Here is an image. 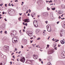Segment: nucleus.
I'll return each mask as SVG.
<instances>
[{
    "mask_svg": "<svg viewBox=\"0 0 65 65\" xmlns=\"http://www.w3.org/2000/svg\"><path fill=\"white\" fill-rule=\"evenodd\" d=\"M2 31H0V33H1V34H2Z\"/></svg>",
    "mask_w": 65,
    "mask_h": 65,
    "instance_id": "obj_37",
    "label": "nucleus"
},
{
    "mask_svg": "<svg viewBox=\"0 0 65 65\" xmlns=\"http://www.w3.org/2000/svg\"><path fill=\"white\" fill-rule=\"evenodd\" d=\"M30 41V43H32V42H33V40H32V41Z\"/></svg>",
    "mask_w": 65,
    "mask_h": 65,
    "instance_id": "obj_48",
    "label": "nucleus"
},
{
    "mask_svg": "<svg viewBox=\"0 0 65 65\" xmlns=\"http://www.w3.org/2000/svg\"><path fill=\"white\" fill-rule=\"evenodd\" d=\"M34 25L35 27H38V24L36 23V24Z\"/></svg>",
    "mask_w": 65,
    "mask_h": 65,
    "instance_id": "obj_14",
    "label": "nucleus"
},
{
    "mask_svg": "<svg viewBox=\"0 0 65 65\" xmlns=\"http://www.w3.org/2000/svg\"><path fill=\"white\" fill-rule=\"evenodd\" d=\"M46 3H47V2H48V1H47L46 0Z\"/></svg>",
    "mask_w": 65,
    "mask_h": 65,
    "instance_id": "obj_62",
    "label": "nucleus"
},
{
    "mask_svg": "<svg viewBox=\"0 0 65 65\" xmlns=\"http://www.w3.org/2000/svg\"><path fill=\"white\" fill-rule=\"evenodd\" d=\"M15 50L16 51H17V48H15Z\"/></svg>",
    "mask_w": 65,
    "mask_h": 65,
    "instance_id": "obj_45",
    "label": "nucleus"
},
{
    "mask_svg": "<svg viewBox=\"0 0 65 65\" xmlns=\"http://www.w3.org/2000/svg\"><path fill=\"white\" fill-rule=\"evenodd\" d=\"M61 12V11H59V13H60V14H62V13H61L60 12Z\"/></svg>",
    "mask_w": 65,
    "mask_h": 65,
    "instance_id": "obj_31",
    "label": "nucleus"
},
{
    "mask_svg": "<svg viewBox=\"0 0 65 65\" xmlns=\"http://www.w3.org/2000/svg\"><path fill=\"white\" fill-rule=\"evenodd\" d=\"M33 37H32V38H31L30 39H33Z\"/></svg>",
    "mask_w": 65,
    "mask_h": 65,
    "instance_id": "obj_51",
    "label": "nucleus"
},
{
    "mask_svg": "<svg viewBox=\"0 0 65 65\" xmlns=\"http://www.w3.org/2000/svg\"><path fill=\"white\" fill-rule=\"evenodd\" d=\"M55 52V50H54L50 49L48 52V54H52Z\"/></svg>",
    "mask_w": 65,
    "mask_h": 65,
    "instance_id": "obj_3",
    "label": "nucleus"
},
{
    "mask_svg": "<svg viewBox=\"0 0 65 65\" xmlns=\"http://www.w3.org/2000/svg\"><path fill=\"white\" fill-rule=\"evenodd\" d=\"M21 51H20L19 52H18V54H20V53H21Z\"/></svg>",
    "mask_w": 65,
    "mask_h": 65,
    "instance_id": "obj_57",
    "label": "nucleus"
},
{
    "mask_svg": "<svg viewBox=\"0 0 65 65\" xmlns=\"http://www.w3.org/2000/svg\"><path fill=\"white\" fill-rule=\"evenodd\" d=\"M6 5H7V4H5V6H6V7H7V6H6Z\"/></svg>",
    "mask_w": 65,
    "mask_h": 65,
    "instance_id": "obj_33",
    "label": "nucleus"
},
{
    "mask_svg": "<svg viewBox=\"0 0 65 65\" xmlns=\"http://www.w3.org/2000/svg\"><path fill=\"white\" fill-rule=\"evenodd\" d=\"M53 2V1H49V2L50 3V2Z\"/></svg>",
    "mask_w": 65,
    "mask_h": 65,
    "instance_id": "obj_50",
    "label": "nucleus"
},
{
    "mask_svg": "<svg viewBox=\"0 0 65 65\" xmlns=\"http://www.w3.org/2000/svg\"><path fill=\"white\" fill-rule=\"evenodd\" d=\"M2 13L3 14H5V12H4V11H3V13Z\"/></svg>",
    "mask_w": 65,
    "mask_h": 65,
    "instance_id": "obj_32",
    "label": "nucleus"
},
{
    "mask_svg": "<svg viewBox=\"0 0 65 65\" xmlns=\"http://www.w3.org/2000/svg\"><path fill=\"white\" fill-rule=\"evenodd\" d=\"M41 63L42 64H43V61H41Z\"/></svg>",
    "mask_w": 65,
    "mask_h": 65,
    "instance_id": "obj_61",
    "label": "nucleus"
},
{
    "mask_svg": "<svg viewBox=\"0 0 65 65\" xmlns=\"http://www.w3.org/2000/svg\"><path fill=\"white\" fill-rule=\"evenodd\" d=\"M8 6H11V5H10V3H9V4L8 5Z\"/></svg>",
    "mask_w": 65,
    "mask_h": 65,
    "instance_id": "obj_35",
    "label": "nucleus"
},
{
    "mask_svg": "<svg viewBox=\"0 0 65 65\" xmlns=\"http://www.w3.org/2000/svg\"><path fill=\"white\" fill-rule=\"evenodd\" d=\"M47 47H49V46H50V45H48V44H47Z\"/></svg>",
    "mask_w": 65,
    "mask_h": 65,
    "instance_id": "obj_46",
    "label": "nucleus"
},
{
    "mask_svg": "<svg viewBox=\"0 0 65 65\" xmlns=\"http://www.w3.org/2000/svg\"><path fill=\"white\" fill-rule=\"evenodd\" d=\"M31 32V31H30L29 34H28V35H29V36H32V34Z\"/></svg>",
    "mask_w": 65,
    "mask_h": 65,
    "instance_id": "obj_13",
    "label": "nucleus"
},
{
    "mask_svg": "<svg viewBox=\"0 0 65 65\" xmlns=\"http://www.w3.org/2000/svg\"><path fill=\"white\" fill-rule=\"evenodd\" d=\"M37 23V20H35L34 21L33 23Z\"/></svg>",
    "mask_w": 65,
    "mask_h": 65,
    "instance_id": "obj_17",
    "label": "nucleus"
},
{
    "mask_svg": "<svg viewBox=\"0 0 65 65\" xmlns=\"http://www.w3.org/2000/svg\"><path fill=\"white\" fill-rule=\"evenodd\" d=\"M2 65V63H0V65Z\"/></svg>",
    "mask_w": 65,
    "mask_h": 65,
    "instance_id": "obj_58",
    "label": "nucleus"
},
{
    "mask_svg": "<svg viewBox=\"0 0 65 65\" xmlns=\"http://www.w3.org/2000/svg\"><path fill=\"white\" fill-rule=\"evenodd\" d=\"M61 3V1L60 0H59L58 2V4H60V3Z\"/></svg>",
    "mask_w": 65,
    "mask_h": 65,
    "instance_id": "obj_20",
    "label": "nucleus"
},
{
    "mask_svg": "<svg viewBox=\"0 0 65 65\" xmlns=\"http://www.w3.org/2000/svg\"><path fill=\"white\" fill-rule=\"evenodd\" d=\"M52 10H55V8L54 7L53 8H52Z\"/></svg>",
    "mask_w": 65,
    "mask_h": 65,
    "instance_id": "obj_21",
    "label": "nucleus"
},
{
    "mask_svg": "<svg viewBox=\"0 0 65 65\" xmlns=\"http://www.w3.org/2000/svg\"><path fill=\"white\" fill-rule=\"evenodd\" d=\"M60 42L61 44H64L65 42L63 40H61L60 41Z\"/></svg>",
    "mask_w": 65,
    "mask_h": 65,
    "instance_id": "obj_12",
    "label": "nucleus"
},
{
    "mask_svg": "<svg viewBox=\"0 0 65 65\" xmlns=\"http://www.w3.org/2000/svg\"><path fill=\"white\" fill-rule=\"evenodd\" d=\"M63 15V14H62V15H61V17H62Z\"/></svg>",
    "mask_w": 65,
    "mask_h": 65,
    "instance_id": "obj_63",
    "label": "nucleus"
},
{
    "mask_svg": "<svg viewBox=\"0 0 65 65\" xmlns=\"http://www.w3.org/2000/svg\"><path fill=\"white\" fill-rule=\"evenodd\" d=\"M37 40H40V38H38L37 39Z\"/></svg>",
    "mask_w": 65,
    "mask_h": 65,
    "instance_id": "obj_23",
    "label": "nucleus"
},
{
    "mask_svg": "<svg viewBox=\"0 0 65 65\" xmlns=\"http://www.w3.org/2000/svg\"><path fill=\"white\" fill-rule=\"evenodd\" d=\"M33 57L34 59H37L38 58V56L37 55H33Z\"/></svg>",
    "mask_w": 65,
    "mask_h": 65,
    "instance_id": "obj_6",
    "label": "nucleus"
},
{
    "mask_svg": "<svg viewBox=\"0 0 65 65\" xmlns=\"http://www.w3.org/2000/svg\"><path fill=\"white\" fill-rule=\"evenodd\" d=\"M47 64L48 65H52V64H51L50 62H48Z\"/></svg>",
    "mask_w": 65,
    "mask_h": 65,
    "instance_id": "obj_16",
    "label": "nucleus"
},
{
    "mask_svg": "<svg viewBox=\"0 0 65 65\" xmlns=\"http://www.w3.org/2000/svg\"><path fill=\"white\" fill-rule=\"evenodd\" d=\"M15 2H18V1L17 0H16V1H15Z\"/></svg>",
    "mask_w": 65,
    "mask_h": 65,
    "instance_id": "obj_55",
    "label": "nucleus"
},
{
    "mask_svg": "<svg viewBox=\"0 0 65 65\" xmlns=\"http://www.w3.org/2000/svg\"><path fill=\"white\" fill-rule=\"evenodd\" d=\"M30 32H31V31H27L26 32V33L28 34H28H29V33H30Z\"/></svg>",
    "mask_w": 65,
    "mask_h": 65,
    "instance_id": "obj_18",
    "label": "nucleus"
},
{
    "mask_svg": "<svg viewBox=\"0 0 65 65\" xmlns=\"http://www.w3.org/2000/svg\"><path fill=\"white\" fill-rule=\"evenodd\" d=\"M57 43H56V42H54L53 45V47H56L57 46Z\"/></svg>",
    "mask_w": 65,
    "mask_h": 65,
    "instance_id": "obj_8",
    "label": "nucleus"
},
{
    "mask_svg": "<svg viewBox=\"0 0 65 65\" xmlns=\"http://www.w3.org/2000/svg\"><path fill=\"white\" fill-rule=\"evenodd\" d=\"M21 17H20V18H18L19 21H21Z\"/></svg>",
    "mask_w": 65,
    "mask_h": 65,
    "instance_id": "obj_25",
    "label": "nucleus"
},
{
    "mask_svg": "<svg viewBox=\"0 0 65 65\" xmlns=\"http://www.w3.org/2000/svg\"><path fill=\"white\" fill-rule=\"evenodd\" d=\"M63 28H65V24H64V26H63Z\"/></svg>",
    "mask_w": 65,
    "mask_h": 65,
    "instance_id": "obj_26",
    "label": "nucleus"
},
{
    "mask_svg": "<svg viewBox=\"0 0 65 65\" xmlns=\"http://www.w3.org/2000/svg\"><path fill=\"white\" fill-rule=\"evenodd\" d=\"M54 5V4H51L50 5Z\"/></svg>",
    "mask_w": 65,
    "mask_h": 65,
    "instance_id": "obj_54",
    "label": "nucleus"
},
{
    "mask_svg": "<svg viewBox=\"0 0 65 65\" xmlns=\"http://www.w3.org/2000/svg\"><path fill=\"white\" fill-rule=\"evenodd\" d=\"M50 8H48V7H47V10H50Z\"/></svg>",
    "mask_w": 65,
    "mask_h": 65,
    "instance_id": "obj_30",
    "label": "nucleus"
},
{
    "mask_svg": "<svg viewBox=\"0 0 65 65\" xmlns=\"http://www.w3.org/2000/svg\"><path fill=\"white\" fill-rule=\"evenodd\" d=\"M20 33H21V30H20V31H19Z\"/></svg>",
    "mask_w": 65,
    "mask_h": 65,
    "instance_id": "obj_59",
    "label": "nucleus"
},
{
    "mask_svg": "<svg viewBox=\"0 0 65 65\" xmlns=\"http://www.w3.org/2000/svg\"><path fill=\"white\" fill-rule=\"evenodd\" d=\"M52 57L50 56H48V57H47V60L49 61L51 59Z\"/></svg>",
    "mask_w": 65,
    "mask_h": 65,
    "instance_id": "obj_11",
    "label": "nucleus"
},
{
    "mask_svg": "<svg viewBox=\"0 0 65 65\" xmlns=\"http://www.w3.org/2000/svg\"><path fill=\"white\" fill-rule=\"evenodd\" d=\"M57 47H55V48H54L55 50H57Z\"/></svg>",
    "mask_w": 65,
    "mask_h": 65,
    "instance_id": "obj_29",
    "label": "nucleus"
},
{
    "mask_svg": "<svg viewBox=\"0 0 65 65\" xmlns=\"http://www.w3.org/2000/svg\"><path fill=\"white\" fill-rule=\"evenodd\" d=\"M9 48V47L8 46H5L4 47V51L5 52H6L7 51H8Z\"/></svg>",
    "mask_w": 65,
    "mask_h": 65,
    "instance_id": "obj_1",
    "label": "nucleus"
},
{
    "mask_svg": "<svg viewBox=\"0 0 65 65\" xmlns=\"http://www.w3.org/2000/svg\"><path fill=\"white\" fill-rule=\"evenodd\" d=\"M40 50L41 51V52H42V51H43V50Z\"/></svg>",
    "mask_w": 65,
    "mask_h": 65,
    "instance_id": "obj_53",
    "label": "nucleus"
},
{
    "mask_svg": "<svg viewBox=\"0 0 65 65\" xmlns=\"http://www.w3.org/2000/svg\"><path fill=\"white\" fill-rule=\"evenodd\" d=\"M25 25H26V26H27V23H26L25 24Z\"/></svg>",
    "mask_w": 65,
    "mask_h": 65,
    "instance_id": "obj_52",
    "label": "nucleus"
},
{
    "mask_svg": "<svg viewBox=\"0 0 65 65\" xmlns=\"http://www.w3.org/2000/svg\"><path fill=\"white\" fill-rule=\"evenodd\" d=\"M21 46L22 47L21 48H23V47H23V45H21Z\"/></svg>",
    "mask_w": 65,
    "mask_h": 65,
    "instance_id": "obj_40",
    "label": "nucleus"
},
{
    "mask_svg": "<svg viewBox=\"0 0 65 65\" xmlns=\"http://www.w3.org/2000/svg\"><path fill=\"white\" fill-rule=\"evenodd\" d=\"M17 37H14L13 38L12 40H13L15 42V41H17Z\"/></svg>",
    "mask_w": 65,
    "mask_h": 65,
    "instance_id": "obj_9",
    "label": "nucleus"
},
{
    "mask_svg": "<svg viewBox=\"0 0 65 65\" xmlns=\"http://www.w3.org/2000/svg\"><path fill=\"white\" fill-rule=\"evenodd\" d=\"M11 11L10 10H8V13L9 14H10V12H10Z\"/></svg>",
    "mask_w": 65,
    "mask_h": 65,
    "instance_id": "obj_22",
    "label": "nucleus"
},
{
    "mask_svg": "<svg viewBox=\"0 0 65 65\" xmlns=\"http://www.w3.org/2000/svg\"><path fill=\"white\" fill-rule=\"evenodd\" d=\"M11 5H12V6H14V5H13V4H11Z\"/></svg>",
    "mask_w": 65,
    "mask_h": 65,
    "instance_id": "obj_49",
    "label": "nucleus"
},
{
    "mask_svg": "<svg viewBox=\"0 0 65 65\" xmlns=\"http://www.w3.org/2000/svg\"><path fill=\"white\" fill-rule=\"evenodd\" d=\"M59 23H60V21H58V22H57L56 23L57 24H59Z\"/></svg>",
    "mask_w": 65,
    "mask_h": 65,
    "instance_id": "obj_36",
    "label": "nucleus"
},
{
    "mask_svg": "<svg viewBox=\"0 0 65 65\" xmlns=\"http://www.w3.org/2000/svg\"><path fill=\"white\" fill-rule=\"evenodd\" d=\"M61 57L62 58H65V55L62 52H61Z\"/></svg>",
    "mask_w": 65,
    "mask_h": 65,
    "instance_id": "obj_5",
    "label": "nucleus"
},
{
    "mask_svg": "<svg viewBox=\"0 0 65 65\" xmlns=\"http://www.w3.org/2000/svg\"><path fill=\"white\" fill-rule=\"evenodd\" d=\"M19 14H20V15H22V13H19Z\"/></svg>",
    "mask_w": 65,
    "mask_h": 65,
    "instance_id": "obj_39",
    "label": "nucleus"
},
{
    "mask_svg": "<svg viewBox=\"0 0 65 65\" xmlns=\"http://www.w3.org/2000/svg\"><path fill=\"white\" fill-rule=\"evenodd\" d=\"M48 13L47 12H44L43 13V15L45 17H47L48 15Z\"/></svg>",
    "mask_w": 65,
    "mask_h": 65,
    "instance_id": "obj_7",
    "label": "nucleus"
},
{
    "mask_svg": "<svg viewBox=\"0 0 65 65\" xmlns=\"http://www.w3.org/2000/svg\"><path fill=\"white\" fill-rule=\"evenodd\" d=\"M46 27L47 30L48 32H50V31H52L51 27V26H50V25H47Z\"/></svg>",
    "mask_w": 65,
    "mask_h": 65,
    "instance_id": "obj_2",
    "label": "nucleus"
},
{
    "mask_svg": "<svg viewBox=\"0 0 65 65\" xmlns=\"http://www.w3.org/2000/svg\"><path fill=\"white\" fill-rule=\"evenodd\" d=\"M64 6L63 7V5H62V6H61V7L63 9H65V6L64 5Z\"/></svg>",
    "mask_w": 65,
    "mask_h": 65,
    "instance_id": "obj_19",
    "label": "nucleus"
},
{
    "mask_svg": "<svg viewBox=\"0 0 65 65\" xmlns=\"http://www.w3.org/2000/svg\"><path fill=\"white\" fill-rule=\"evenodd\" d=\"M11 33L12 34V33H13V35H15V34H14V31H12L11 32Z\"/></svg>",
    "mask_w": 65,
    "mask_h": 65,
    "instance_id": "obj_15",
    "label": "nucleus"
},
{
    "mask_svg": "<svg viewBox=\"0 0 65 65\" xmlns=\"http://www.w3.org/2000/svg\"><path fill=\"white\" fill-rule=\"evenodd\" d=\"M5 21H6H6H7V20H6V18H5Z\"/></svg>",
    "mask_w": 65,
    "mask_h": 65,
    "instance_id": "obj_41",
    "label": "nucleus"
},
{
    "mask_svg": "<svg viewBox=\"0 0 65 65\" xmlns=\"http://www.w3.org/2000/svg\"><path fill=\"white\" fill-rule=\"evenodd\" d=\"M20 35H23V32H21L20 33Z\"/></svg>",
    "mask_w": 65,
    "mask_h": 65,
    "instance_id": "obj_27",
    "label": "nucleus"
},
{
    "mask_svg": "<svg viewBox=\"0 0 65 65\" xmlns=\"http://www.w3.org/2000/svg\"><path fill=\"white\" fill-rule=\"evenodd\" d=\"M25 29H23V32H25Z\"/></svg>",
    "mask_w": 65,
    "mask_h": 65,
    "instance_id": "obj_60",
    "label": "nucleus"
},
{
    "mask_svg": "<svg viewBox=\"0 0 65 65\" xmlns=\"http://www.w3.org/2000/svg\"><path fill=\"white\" fill-rule=\"evenodd\" d=\"M20 60L21 62H22L23 63H24L25 62V58L24 57H23L21 58Z\"/></svg>",
    "mask_w": 65,
    "mask_h": 65,
    "instance_id": "obj_4",
    "label": "nucleus"
},
{
    "mask_svg": "<svg viewBox=\"0 0 65 65\" xmlns=\"http://www.w3.org/2000/svg\"><path fill=\"white\" fill-rule=\"evenodd\" d=\"M24 21H25V23H26V22H27V23L29 22H30V20L29 19H25Z\"/></svg>",
    "mask_w": 65,
    "mask_h": 65,
    "instance_id": "obj_10",
    "label": "nucleus"
},
{
    "mask_svg": "<svg viewBox=\"0 0 65 65\" xmlns=\"http://www.w3.org/2000/svg\"><path fill=\"white\" fill-rule=\"evenodd\" d=\"M12 42H13V43H15V41H13V40H12Z\"/></svg>",
    "mask_w": 65,
    "mask_h": 65,
    "instance_id": "obj_47",
    "label": "nucleus"
},
{
    "mask_svg": "<svg viewBox=\"0 0 65 65\" xmlns=\"http://www.w3.org/2000/svg\"><path fill=\"white\" fill-rule=\"evenodd\" d=\"M23 25H25V22H23Z\"/></svg>",
    "mask_w": 65,
    "mask_h": 65,
    "instance_id": "obj_64",
    "label": "nucleus"
},
{
    "mask_svg": "<svg viewBox=\"0 0 65 65\" xmlns=\"http://www.w3.org/2000/svg\"><path fill=\"white\" fill-rule=\"evenodd\" d=\"M45 23L46 24H47V21H45Z\"/></svg>",
    "mask_w": 65,
    "mask_h": 65,
    "instance_id": "obj_38",
    "label": "nucleus"
},
{
    "mask_svg": "<svg viewBox=\"0 0 65 65\" xmlns=\"http://www.w3.org/2000/svg\"><path fill=\"white\" fill-rule=\"evenodd\" d=\"M3 5V4H2L1 5V4H0V6H2Z\"/></svg>",
    "mask_w": 65,
    "mask_h": 65,
    "instance_id": "obj_34",
    "label": "nucleus"
},
{
    "mask_svg": "<svg viewBox=\"0 0 65 65\" xmlns=\"http://www.w3.org/2000/svg\"><path fill=\"white\" fill-rule=\"evenodd\" d=\"M4 33H5V34H7V31H5Z\"/></svg>",
    "mask_w": 65,
    "mask_h": 65,
    "instance_id": "obj_24",
    "label": "nucleus"
},
{
    "mask_svg": "<svg viewBox=\"0 0 65 65\" xmlns=\"http://www.w3.org/2000/svg\"><path fill=\"white\" fill-rule=\"evenodd\" d=\"M39 60L40 61H41V59H39Z\"/></svg>",
    "mask_w": 65,
    "mask_h": 65,
    "instance_id": "obj_56",
    "label": "nucleus"
},
{
    "mask_svg": "<svg viewBox=\"0 0 65 65\" xmlns=\"http://www.w3.org/2000/svg\"><path fill=\"white\" fill-rule=\"evenodd\" d=\"M36 24H38L37 22H35V23H34V25H36Z\"/></svg>",
    "mask_w": 65,
    "mask_h": 65,
    "instance_id": "obj_28",
    "label": "nucleus"
},
{
    "mask_svg": "<svg viewBox=\"0 0 65 65\" xmlns=\"http://www.w3.org/2000/svg\"><path fill=\"white\" fill-rule=\"evenodd\" d=\"M29 15H30V14L29 13L27 14V16H29Z\"/></svg>",
    "mask_w": 65,
    "mask_h": 65,
    "instance_id": "obj_44",
    "label": "nucleus"
},
{
    "mask_svg": "<svg viewBox=\"0 0 65 65\" xmlns=\"http://www.w3.org/2000/svg\"><path fill=\"white\" fill-rule=\"evenodd\" d=\"M58 18H59V19H61V17L60 16H59V17Z\"/></svg>",
    "mask_w": 65,
    "mask_h": 65,
    "instance_id": "obj_43",
    "label": "nucleus"
},
{
    "mask_svg": "<svg viewBox=\"0 0 65 65\" xmlns=\"http://www.w3.org/2000/svg\"><path fill=\"white\" fill-rule=\"evenodd\" d=\"M10 65H11L12 64V62L11 61L10 62Z\"/></svg>",
    "mask_w": 65,
    "mask_h": 65,
    "instance_id": "obj_42",
    "label": "nucleus"
}]
</instances>
